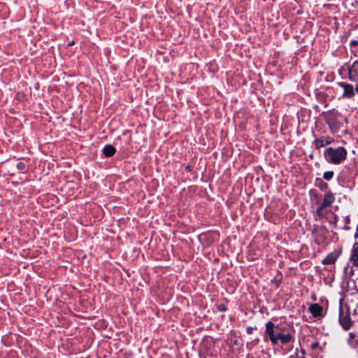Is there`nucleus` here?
<instances>
[{
  "label": "nucleus",
  "mask_w": 358,
  "mask_h": 358,
  "mask_svg": "<svg viewBox=\"0 0 358 358\" xmlns=\"http://www.w3.org/2000/svg\"><path fill=\"white\" fill-rule=\"evenodd\" d=\"M332 138H317L314 141L315 147L316 149H320L322 147H324L325 145H329L332 142Z\"/></svg>",
  "instance_id": "9d476101"
},
{
  "label": "nucleus",
  "mask_w": 358,
  "mask_h": 358,
  "mask_svg": "<svg viewBox=\"0 0 358 358\" xmlns=\"http://www.w3.org/2000/svg\"><path fill=\"white\" fill-rule=\"evenodd\" d=\"M334 175V173L331 171H326L323 174V178L327 180H330Z\"/></svg>",
  "instance_id": "2eb2a0df"
},
{
  "label": "nucleus",
  "mask_w": 358,
  "mask_h": 358,
  "mask_svg": "<svg viewBox=\"0 0 358 358\" xmlns=\"http://www.w3.org/2000/svg\"><path fill=\"white\" fill-rule=\"evenodd\" d=\"M351 44H352V45H356V44H357V43L356 41H352L351 42Z\"/></svg>",
  "instance_id": "5701e85b"
},
{
  "label": "nucleus",
  "mask_w": 358,
  "mask_h": 358,
  "mask_svg": "<svg viewBox=\"0 0 358 358\" xmlns=\"http://www.w3.org/2000/svg\"><path fill=\"white\" fill-rule=\"evenodd\" d=\"M340 324L342 325V327L345 329L348 330L352 326V320H350V317L348 315L345 316H340L339 318Z\"/></svg>",
  "instance_id": "9b49d317"
},
{
  "label": "nucleus",
  "mask_w": 358,
  "mask_h": 358,
  "mask_svg": "<svg viewBox=\"0 0 358 358\" xmlns=\"http://www.w3.org/2000/svg\"><path fill=\"white\" fill-rule=\"evenodd\" d=\"M337 220V216L336 215L335 217H334V222H336Z\"/></svg>",
  "instance_id": "b1692460"
},
{
  "label": "nucleus",
  "mask_w": 358,
  "mask_h": 358,
  "mask_svg": "<svg viewBox=\"0 0 358 358\" xmlns=\"http://www.w3.org/2000/svg\"><path fill=\"white\" fill-rule=\"evenodd\" d=\"M356 91H357V94H358V85H357V87H356Z\"/></svg>",
  "instance_id": "a878e982"
},
{
  "label": "nucleus",
  "mask_w": 358,
  "mask_h": 358,
  "mask_svg": "<svg viewBox=\"0 0 358 358\" xmlns=\"http://www.w3.org/2000/svg\"><path fill=\"white\" fill-rule=\"evenodd\" d=\"M339 85L344 89L343 96L351 98L355 95L352 85L344 83H341Z\"/></svg>",
  "instance_id": "6e6552de"
},
{
  "label": "nucleus",
  "mask_w": 358,
  "mask_h": 358,
  "mask_svg": "<svg viewBox=\"0 0 358 358\" xmlns=\"http://www.w3.org/2000/svg\"><path fill=\"white\" fill-rule=\"evenodd\" d=\"M115 148L112 145H107L103 149V153L106 157H111L115 152Z\"/></svg>",
  "instance_id": "ddd939ff"
},
{
  "label": "nucleus",
  "mask_w": 358,
  "mask_h": 358,
  "mask_svg": "<svg viewBox=\"0 0 358 358\" xmlns=\"http://www.w3.org/2000/svg\"><path fill=\"white\" fill-rule=\"evenodd\" d=\"M350 260L354 266H358V242L355 243L352 246Z\"/></svg>",
  "instance_id": "1a4fd4ad"
},
{
  "label": "nucleus",
  "mask_w": 358,
  "mask_h": 358,
  "mask_svg": "<svg viewBox=\"0 0 358 358\" xmlns=\"http://www.w3.org/2000/svg\"><path fill=\"white\" fill-rule=\"evenodd\" d=\"M338 258V255L335 252H331L323 260V264H334Z\"/></svg>",
  "instance_id": "f8f14e48"
},
{
  "label": "nucleus",
  "mask_w": 358,
  "mask_h": 358,
  "mask_svg": "<svg viewBox=\"0 0 358 358\" xmlns=\"http://www.w3.org/2000/svg\"><path fill=\"white\" fill-rule=\"evenodd\" d=\"M335 201V196L331 192H327L324 195L322 202L319 204L315 211V220L324 218L327 215L328 210Z\"/></svg>",
  "instance_id": "f03ea898"
},
{
  "label": "nucleus",
  "mask_w": 358,
  "mask_h": 358,
  "mask_svg": "<svg viewBox=\"0 0 358 358\" xmlns=\"http://www.w3.org/2000/svg\"><path fill=\"white\" fill-rule=\"evenodd\" d=\"M73 44H74V41H71L69 42L68 45H69V46H71V45H73Z\"/></svg>",
  "instance_id": "412c9836"
},
{
  "label": "nucleus",
  "mask_w": 358,
  "mask_h": 358,
  "mask_svg": "<svg viewBox=\"0 0 358 358\" xmlns=\"http://www.w3.org/2000/svg\"><path fill=\"white\" fill-rule=\"evenodd\" d=\"M348 76L351 80H356L358 78V61H355L348 68Z\"/></svg>",
  "instance_id": "0eeeda50"
},
{
  "label": "nucleus",
  "mask_w": 358,
  "mask_h": 358,
  "mask_svg": "<svg viewBox=\"0 0 358 358\" xmlns=\"http://www.w3.org/2000/svg\"><path fill=\"white\" fill-rule=\"evenodd\" d=\"M318 186L320 188V189L325 190L327 188L328 185L326 182H323L322 180H320Z\"/></svg>",
  "instance_id": "a211bd4d"
},
{
  "label": "nucleus",
  "mask_w": 358,
  "mask_h": 358,
  "mask_svg": "<svg viewBox=\"0 0 358 358\" xmlns=\"http://www.w3.org/2000/svg\"><path fill=\"white\" fill-rule=\"evenodd\" d=\"M308 310L314 317L323 316V308L317 303L311 304Z\"/></svg>",
  "instance_id": "423d86ee"
},
{
  "label": "nucleus",
  "mask_w": 358,
  "mask_h": 358,
  "mask_svg": "<svg viewBox=\"0 0 358 358\" xmlns=\"http://www.w3.org/2000/svg\"><path fill=\"white\" fill-rule=\"evenodd\" d=\"M318 346H319V343L317 342H315V343L311 344V348L313 350L317 349L318 348Z\"/></svg>",
  "instance_id": "aec40b11"
},
{
  "label": "nucleus",
  "mask_w": 358,
  "mask_h": 358,
  "mask_svg": "<svg viewBox=\"0 0 358 358\" xmlns=\"http://www.w3.org/2000/svg\"><path fill=\"white\" fill-rule=\"evenodd\" d=\"M254 329L252 327H248L246 329V331L248 334H251L253 333Z\"/></svg>",
  "instance_id": "6ab92c4d"
},
{
  "label": "nucleus",
  "mask_w": 358,
  "mask_h": 358,
  "mask_svg": "<svg viewBox=\"0 0 358 358\" xmlns=\"http://www.w3.org/2000/svg\"><path fill=\"white\" fill-rule=\"evenodd\" d=\"M324 120L326 123L332 133H336L341 127V123L338 120L339 114L336 110H331L324 113Z\"/></svg>",
  "instance_id": "7ed1b4c3"
},
{
  "label": "nucleus",
  "mask_w": 358,
  "mask_h": 358,
  "mask_svg": "<svg viewBox=\"0 0 358 358\" xmlns=\"http://www.w3.org/2000/svg\"><path fill=\"white\" fill-rule=\"evenodd\" d=\"M278 330V327L269 321L266 324V333L268 336L269 339L273 345H276V339L275 335Z\"/></svg>",
  "instance_id": "39448f33"
},
{
  "label": "nucleus",
  "mask_w": 358,
  "mask_h": 358,
  "mask_svg": "<svg viewBox=\"0 0 358 358\" xmlns=\"http://www.w3.org/2000/svg\"><path fill=\"white\" fill-rule=\"evenodd\" d=\"M344 221H345V225L343 227V229L345 231L350 230V227L349 226V224H350V216H348V215L345 216V218H344Z\"/></svg>",
  "instance_id": "dca6fc26"
},
{
  "label": "nucleus",
  "mask_w": 358,
  "mask_h": 358,
  "mask_svg": "<svg viewBox=\"0 0 358 358\" xmlns=\"http://www.w3.org/2000/svg\"><path fill=\"white\" fill-rule=\"evenodd\" d=\"M293 339V337L290 334L287 333L282 336L281 339L280 340L282 344H287L289 343Z\"/></svg>",
  "instance_id": "4468645a"
},
{
  "label": "nucleus",
  "mask_w": 358,
  "mask_h": 358,
  "mask_svg": "<svg viewBox=\"0 0 358 358\" xmlns=\"http://www.w3.org/2000/svg\"><path fill=\"white\" fill-rule=\"evenodd\" d=\"M344 121H345V122H348V118L345 117Z\"/></svg>",
  "instance_id": "393cba45"
},
{
  "label": "nucleus",
  "mask_w": 358,
  "mask_h": 358,
  "mask_svg": "<svg viewBox=\"0 0 358 358\" xmlns=\"http://www.w3.org/2000/svg\"><path fill=\"white\" fill-rule=\"evenodd\" d=\"M350 338H354L355 334L353 333H350Z\"/></svg>",
  "instance_id": "4be33fe9"
},
{
  "label": "nucleus",
  "mask_w": 358,
  "mask_h": 358,
  "mask_svg": "<svg viewBox=\"0 0 358 358\" xmlns=\"http://www.w3.org/2000/svg\"><path fill=\"white\" fill-rule=\"evenodd\" d=\"M326 231L327 229L323 227H314L312 234L315 235V242L317 244L320 245L324 242Z\"/></svg>",
  "instance_id": "20e7f679"
},
{
  "label": "nucleus",
  "mask_w": 358,
  "mask_h": 358,
  "mask_svg": "<svg viewBox=\"0 0 358 358\" xmlns=\"http://www.w3.org/2000/svg\"><path fill=\"white\" fill-rule=\"evenodd\" d=\"M347 150L343 147L336 148H329L324 153V157L327 162L334 164H340L347 158Z\"/></svg>",
  "instance_id": "f257e3e1"
},
{
  "label": "nucleus",
  "mask_w": 358,
  "mask_h": 358,
  "mask_svg": "<svg viewBox=\"0 0 358 358\" xmlns=\"http://www.w3.org/2000/svg\"><path fill=\"white\" fill-rule=\"evenodd\" d=\"M284 334H282L280 331V329H278V330L276 331V334L275 335V339H276V344L278 343V341L281 339L282 336H283Z\"/></svg>",
  "instance_id": "f3484780"
}]
</instances>
